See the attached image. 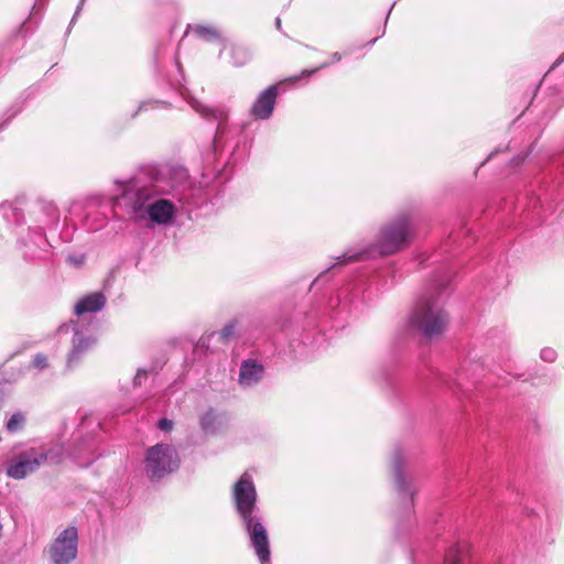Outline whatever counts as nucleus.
Here are the masks:
<instances>
[{
    "label": "nucleus",
    "mask_w": 564,
    "mask_h": 564,
    "mask_svg": "<svg viewBox=\"0 0 564 564\" xmlns=\"http://www.w3.org/2000/svg\"><path fill=\"white\" fill-rule=\"evenodd\" d=\"M112 206L135 223L171 225L178 206L200 208L209 200L205 187L195 184L182 165H143L127 178H116Z\"/></svg>",
    "instance_id": "nucleus-1"
},
{
    "label": "nucleus",
    "mask_w": 564,
    "mask_h": 564,
    "mask_svg": "<svg viewBox=\"0 0 564 564\" xmlns=\"http://www.w3.org/2000/svg\"><path fill=\"white\" fill-rule=\"evenodd\" d=\"M452 279L453 273L448 269L437 272L409 317V327L426 339L442 335L448 324L444 304Z\"/></svg>",
    "instance_id": "nucleus-2"
},
{
    "label": "nucleus",
    "mask_w": 564,
    "mask_h": 564,
    "mask_svg": "<svg viewBox=\"0 0 564 564\" xmlns=\"http://www.w3.org/2000/svg\"><path fill=\"white\" fill-rule=\"evenodd\" d=\"M413 235V215L410 212H402L395 215L382 225L376 243L369 245L365 248L347 249L340 257L337 258L336 263L323 271L321 275L312 282L311 289L326 272L337 268L338 265L352 261L366 260L373 257L375 254L389 256L402 250L410 243Z\"/></svg>",
    "instance_id": "nucleus-3"
},
{
    "label": "nucleus",
    "mask_w": 564,
    "mask_h": 564,
    "mask_svg": "<svg viewBox=\"0 0 564 564\" xmlns=\"http://www.w3.org/2000/svg\"><path fill=\"white\" fill-rule=\"evenodd\" d=\"M63 456L64 447L58 443L24 447L11 456L6 473L9 478L22 480L42 466L59 464Z\"/></svg>",
    "instance_id": "nucleus-4"
},
{
    "label": "nucleus",
    "mask_w": 564,
    "mask_h": 564,
    "mask_svg": "<svg viewBox=\"0 0 564 564\" xmlns=\"http://www.w3.org/2000/svg\"><path fill=\"white\" fill-rule=\"evenodd\" d=\"M181 457L175 446L158 443L144 451L142 474L151 484H160L180 469Z\"/></svg>",
    "instance_id": "nucleus-5"
},
{
    "label": "nucleus",
    "mask_w": 564,
    "mask_h": 564,
    "mask_svg": "<svg viewBox=\"0 0 564 564\" xmlns=\"http://www.w3.org/2000/svg\"><path fill=\"white\" fill-rule=\"evenodd\" d=\"M56 334L59 340H69L70 343L65 362L67 370L79 367L97 343V338L87 328L80 327L78 321L70 319L61 324Z\"/></svg>",
    "instance_id": "nucleus-6"
},
{
    "label": "nucleus",
    "mask_w": 564,
    "mask_h": 564,
    "mask_svg": "<svg viewBox=\"0 0 564 564\" xmlns=\"http://www.w3.org/2000/svg\"><path fill=\"white\" fill-rule=\"evenodd\" d=\"M170 85L182 95L195 112L199 113L206 120L217 123L210 150L215 153L218 148L223 147L224 139L230 131V127L228 124V110L223 106L209 107L203 104L184 88L180 79L170 82Z\"/></svg>",
    "instance_id": "nucleus-7"
},
{
    "label": "nucleus",
    "mask_w": 564,
    "mask_h": 564,
    "mask_svg": "<svg viewBox=\"0 0 564 564\" xmlns=\"http://www.w3.org/2000/svg\"><path fill=\"white\" fill-rule=\"evenodd\" d=\"M78 528L68 525L50 543L47 556L50 564H72L78 555Z\"/></svg>",
    "instance_id": "nucleus-8"
},
{
    "label": "nucleus",
    "mask_w": 564,
    "mask_h": 564,
    "mask_svg": "<svg viewBox=\"0 0 564 564\" xmlns=\"http://www.w3.org/2000/svg\"><path fill=\"white\" fill-rule=\"evenodd\" d=\"M232 501L237 516L260 509L252 476L245 471L232 486Z\"/></svg>",
    "instance_id": "nucleus-9"
},
{
    "label": "nucleus",
    "mask_w": 564,
    "mask_h": 564,
    "mask_svg": "<svg viewBox=\"0 0 564 564\" xmlns=\"http://www.w3.org/2000/svg\"><path fill=\"white\" fill-rule=\"evenodd\" d=\"M18 248L26 261L45 259L50 254L51 243L46 234L28 227L25 232H20Z\"/></svg>",
    "instance_id": "nucleus-10"
},
{
    "label": "nucleus",
    "mask_w": 564,
    "mask_h": 564,
    "mask_svg": "<svg viewBox=\"0 0 564 564\" xmlns=\"http://www.w3.org/2000/svg\"><path fill=\"white\" fill-rule=\"evenodd\" d=\"M404 456L401 448H395L391 457V466L393 471L394 488L399 497L404 501L406 511L413 507L414 490L412 486L406 481L404 475Z\"/></svg>",
    "instance_id": "nucleus-11"
},
{
    "label": "nucleus",
    "mask_w": 564,
    "mask_h": 564,
    "mask_svg": "<svg viewBox=\"0 0 564 564\" xmlns=\"http://www.w3.org/2000/svg\"><path fill=\"white\" fill-rule=\"evenodd\" d=\"M360 291L351 289L349 285L338 290L336 296L328 300V310L335 319H344L355 308H357Z\"/></svg>",
    "instance_id": "nucleus-12"
},
{
    "label": "nucleus",
    "mask_w": 564,
    "mask_h": 564,
    "mask_svg": "<svg viewBox=\"0 0 564 564\" xmlns=\"http://www.w3.org/2000/svg\"><path fill=\"white\" fill-rule=\"evenodd\" d=\"M279 96V86L276 84L270 85L257 96L256 100L250 107L249 115L257 121L269 120L275 109L276 99Z\"/></svg>",
    "instance_id": "nucleus-13"
},
{
    "label": "nucleus",
    "mask_w": 564,
    "mask_h": 564,
    "mask_svg": "<svg viewBox=\"0 0 564 564\" xmlns=\"http://www.w3.org/2000/svg\"><path fill=\"white\" fill-rule=\"evenodd\" d=\"M32 225L35 230L44 231L56 228L59 223V210L53 203L41 202L34 206L32 212Z\"/></svg>",
    "instance_id": "nucleus-14"
},
{
    "label": "nucleus",
    "mask_w": 564,
    "mask_h": 564,
    "mask_svg": "<svg viewBox=\"0 0 564 564\" xmlns=\"http://www.w3.org/2000/svg\"><path fill=\"white\" fill-rule=\"evenodd\" d=\"M264 366L257 359L248 358L241 361L238 373V384L243 390L252 389L264 378Z\"/></svg>",
    "instance_id": "nucleus-15"
},
{
    "label": "nucleus",
    "mask_w": 564,
    "mask_h": 564,
    "mask_svg": "<svg viewBox=\"0 0 564 564\" xmlns=\"http://www.w3.org/2000/svg\"><path fill=\"white\" fill-rule=\"evenodd\" d=\"M249 546L253 550L260 564H271V547L268 529L246 534Z\"/></svg>",
    "instance_id": "nucleus-16"
},
{
    "label": "nucleus",
    "mask_w": 564,
    "mask_h": 564,
    "mask_svg": "<svg viewBox=\"0 0 564 564\" xmlns=\"http://www.w3.org/2000/svg\"><path fill=\"white\" fill-rule=\"evenodd\" d=\"M479 359L480 357L474 349L468 352V356L464 359L459 370L456 372V386L462 389H466L464 380H474L484 371V362H480Z\"/></svg>",
    "instance_id": "nucleus-17"
},
{
    "label": "nucleus",
    "mask_w": 564,
    "mask_h": 564,
    "mask_svg": "<svg viewBox=\"0 0 564 564\" xmlns=\"http://www.w3.org/2000/svg\"><path fill=\"white\" fill-rule=\"evenodd\" d=\"M228 423L225 412H218L210 408L199 416V427L205 435H216Z\"/></svg>",
    "instance_id": "nucleus-18"
},
{
    "label": "nucleus",
    "mask_w": 564,
    "mask_h": 564,
    "mask_svg": "<svg viewBox=\"0 0 564 564\" xmlns=\"http://www.w3.org/2000/svg\"><path fill=\"white\" fill-rule=\"evenodd\" d=\"M106 303V295L101 291L91 292L77 301L74 306V313L77 316L86 313H98L105 308Z\"/></svg>",
    "instance_id": "nucleus-19"
},
{
    "label": "nucleus",
    "mask_w": 564,
    "mask_h": 564,
    "mask_svg": "<svg viewBox=\"0 0 564 564\" xmlns=\"http://www.w3.org/2000/svg\"><path fill=\"white\" fill-rule=\"evenodd\" d=\"M471 549L466 541H459L452 545L445 553L444 564H470Z\"/></svg>",
    "instance_id": "nucleus-20"
},
{
    "label": "nucleus",
    "mask_w": 564,
    "mask_h": 564,
    "mask_svg": "<svg viewBox=\"0 0 564 564\" xmlns=\"http://www.w3.org/2000/svg\"><path fill=\"white\" fill-rule=\"evenodd\" d=\"M23 218V212L15 203L6 202L0 205V221L7 224L8 227L20 226Z\"/></svg>",
    "instance_id": "nucleus-21"
},
{
    "label": "nucleus",
    "mask_w": 564,
    "mask_h": 564,
    "mask_svg": "<svg viewBox=\"0 0 564 564\" xmlns=\"http://www.w3.org/2000/svg\"><path fill=\"white\" fill-rule=\"evenodd\" d=\"M238 518L246 534L267 529L264 516L260 509L239 516Z\"/></svg>",
    "instance_id": "nucleus-22"
},
{
    "label": "nucleus",
    "mask_w": 564,
    "mask_h": 564,
    "mask_svg": "<svg viewBox=\"0 0 564 564\" xmlns=\"http://www.w3.org/2000/svg\"><path fill=\"white\" fill-rule=\"evenodd\" d=\"M251 59V51L248 46L239 43L230 45V63L235 67L245 66Z\"/></svg>",
    "instance_id": "nucleus-23"
},
{
    "label": "nucleus",
    "mask_w": 564,
    "mask_h": 564,
    "mask_svg": "<svg viewBox=\"0 0 564 564\" xmlns=\"http://www.w3.org/2000/svg\"><path fill=\"white\" fill-rule=\"evenodd\" d=\"M330 58L332 61L330 62H324L323 64H321L319 66L315 67V68H312V69H303L301 72V74L299 75H294L292 76L289 80L292 82V83H296L299 82L300 79H308L310 77H312L315 73L324 69V68H327L329 67L333 63H337L339 61H341L343 58V54L339 53V52H334L332 55H330Z\"/></svg>",
    "instance_id": "nucleus-24"
},
{
    "label": "nucleus",
    "mask_w": 564,
    "mask_h": 564,
    "mask_svg": "<svg viewBox=\"0 0 564 564\" xmlns=\"http://www.w3.org/2000/svg\"><path fill=\"white\" fill-rule=\"evenodd\" d=\"M191 31L198 39H202L206 42L223 41L220 32L213 26L196 24L191 28Z\"/></svg>",
    "instance_id": "nucleus-25"
},
{
    "label": "nucleus",
    "mask_w": 564,
    "mask_h": 564,
    "mask_svg": "<svg viewBox=\"0 0 564 564\" xmlns=\"http://www.w3.org/2000/svg\"><path fill=\"white\" fill-rule=\"evenodd\" d=\"M25 422V414L21 411H17L6 421L4 426L8 433L14 434L24 429Z\"/></svg>",
    "instance_id": "nucleus-26"
},
{
    "label": "nucleus",
    "mask_w": 564,
    "mask_h": 564,
    "mask_svg": "<svg viewBox=\"0 0 564 564\" xmlns=\"http://www.w3.org/2000/svg\"><path fill=\"white\" fill-rule=\"evenodd\" d=\"M23 109V101L15 100L2 115V121L0 122V132L6 130L11 120L15 118Z\"/></svg>",
    "instance_id": "nucleus-27"
},
{
    "label": "nucleus",
    "mask_w": 564,
    "mask_h": 564,
    "mask_svg": "<svg viewBox=\"0 0 564 564\" xmlns=\"http://www.w3.org/2000/svg\"><path fill=\"white\" fill-rule=\"evenodd\" d=\"M170 107H171V104L167 101H164V100H159V99L144 100V101L140 102L138 109L132 115V117H135L138 113L148 111L150 109H159V108L167 109Z\"/></svg>",
    "instance_id": "nucleus-28"
},
{
    "label": "nucleus",
    "mask_w": 564,
    "mask_h": 564,
    "mask_svg": "<svg viewBox=\"0 0 564 564\" xmlns=\"http://www.w3.org/2000/svg\"><path fill=\"white\" fill-rule=\"evenodd\" d=\"M236 328H237V322L230 321L228 322L219 332L213 334L214 336L217 335L218 339L221 343H228L236 336Z\"/></svg>",
    "instance_id": "nucleus-29"
},
{
    "label": "nucleus",
    "mask_w": 564,
    "mask_h": 564,
    "mask_svg": "<svg viewBox=\"0 0 564 564\" xmlns=\"http://www.w3.org/2000/svg\"><path fill=\"white\" fill-rule=\"evenodd\" d=\"M159 368L160 367L155 366V365H153V366H151L149 368H145V367L144 368H139L137 370V373H135L134 378H133V386L134 387H140L142 384V381L145 380L149 375L158 373Z\"/></svg>",
    "instance_id": "nucleus-30"
},
{
    "label": "nucleus",
    "mask_w": 564,
    "mask_h": 564,
    "mask_svg": "<svg viewBox=\"0 0 564 564\" xmlns=\"http://www.w3.org/2000/svg\"><path fill=\"white\" fill-rule=\"evenodd\" d=\"M32 366L40 371L48 368L47 356L44 354H36L32 360Z\"/></svg>",
    "instance_id": "nucleus-31"
},
{
    "label": "nucleus",
    "mask_w": 564,
    "mask_h": 564,
    "mask_svg": "<svg viewBox=\"0 0 564 564\" xmlns=\"http://www.w3.org/2000/svg\"><path fill=\"white\" fill-rule=\"evenodd\" d=\"M540 358L545 362H554L557 358V352L551 347H544L540 351Z\"/></svg>",
    "instance_id": "nucleus-32"
},
{
    "label": "nucleus",
    "mask_w": 564,
    "mask_h": 564,
    "mask_svg": "<svg viewBox=\"0 0 564 564\" xmlns=\"http://www.w3.org/2000/svg\"><path fill=\"white\" fill-rule=\"evenodd\" d=\"M91 449H93V446L91 445H87V447H85V451H87L89 453V456L87 458H85L84 460H80V455L77 454L76 452L73 453V456L76 460L79 462L80 465H84V466H88L93 463L94 460V457L91 456Z\"/></svg>",
    "instance_id": "nucleus-33"
},
{
    "label": "nucleus",
    "mask_w": 564,
    "mask_h": 564,
    "mask_svg": "<svg viewBox=\"0 0 564 564\" xmlns=\"http://www.w3.org/2000/svg\"><path fill=\"white\" fill-rule=\"evenodd\" d=\"M158 427L161 431L170 432L172 430V427H173V421L170 420V419H166V417H162L158 422Z\"/></svg>",
    "instance_id": "nucleus-34"
},
{
    "label": "nucleus",
    "mask_w": 564,
    "mask_h": 564,
    "mask_svg": "<svg viewBox=\"0 0 564 564\" xmlns=\"http://www.w3.org/2000/svg\"><path fill=\"white\" fill-rule=\"evenodd\" d=\"M85 1L86 0H79L78 4L76 7L75 13L70 20L69 25H68L67 33L70 31V28L73 26V24L76 22L77 18L79 17V14L84 8Z\"/></svg>",
    "instance_id": "nucleus-35"
},
{
    "label": "nucleus",
    "mask_w": 564,
    "mask_h": 564,
    "mask_svg": "<svg viewBox=\"0 0 564 564\" xmlns=\"http://www.w3.org/2000/svg\"><path fill=\"white\" fill-rule=\"evenodd\" d=\"M104 225H105V219H104V218H101V219L98 221V224H96V225H88V224H87V229H88L89 231H97V230H99L100 228H102V227H104Z\"/></svg>",
    "instance_id": "nucleus-36"
},
{
    "label": "nucleus",
    "mask_w": 564,
    "mask_h": 564,
    "mask_svg": "<svg viewBox=\"0 0 564 564\" xmlns=\"http://www.w3.org/2000/svg\"><path fill=\"white\" fill-rule=\"evenodd\" d=\"M552 76H553V68H551V69L545 74L544 78H543V79H542V82H541V86H543V85H547V84L551 82Z\"/></svg>",
    "instance_id": "nucleus-37"
},
{
    "label": "nucleus",
    "mask_w": 564,
    "mask_h": 564,
    "mask_svg": "<svg viewBox=\"0 0 564 564\" xmlns=\"http://www.w3.org/2000/svg\"><path fill=\"white\" fill-rule=\"evenodd\" d=\"M394 4H395V2H393V3H392V6L390 7V9H389V11H388V13H387V15H386L384 26H383V30H382L381 35H383V34L386 33L387 22H388V20H389V17H390V14H391V11H392V9H393Z\"/></svg>",
    "instance_id": "nucleus-38"
},
{
    "label": "nucleus",
    "mask_w": 564,
    "mask_h": 564,
    "mask_svg": "<svg viewBox=\"0 0 564 564\" xmlns=\"http://www.w3.org/2000/svg\"><path fill=\"white\" fill-rule=\"evenodd\" d=\"M68 260H69V261H72V262H74V263H77V264L83 262V260H82V259H80V260H78V259H75L74 257H69V258H68Z\"/></svg>",
    "instance_id": "nucleus-39"
},
{
    "label": "nucleus",
    "mask_w": 564,
    "mask_h": 564,
    "mask_svg": "<svg viewBox=\"0 0 564 564\" xmlns=\"http://www.w3.org/2000/svg\"><path fill=\"white\" fill-rule=\"evenodd\" d=\"M275 26L278 30H281V19L280 18L275 19Z\"/></svg>",
    "instance_id": "nucleus-40"
},
{
    "label": "nucleus",
    "mask_w": 564,
    "mask_h": 564,
    "mask_svg": "<svg viewBox=\"0 0 564 564\" xmlns=\"http://www.w3.org/2000/svg\"><path fill=\"white\" fill-rule=\"evenodd\" d=\"M221 44H223V47H221V51H219V54H223V51L226 48V43H225V40L223 39V41H220Z\"/></svg>",
    "instance_id": "nucleus-41"
},
{
    "label": "nucleus",
    "mask_w": 564,
    "mask_h": 564,
    "mask_svg": "<svg viewBox=\"0 0 564 564\" xmlns=\"http://www.w3.org/2000/svg\"><path fill=\"white\" fill-rule=\"evenodd\" d=\"M175 66H176V68H177V72L180 73V76L183 78V74H182V72H181L180 65L176 63V65H175Z\"/></svg>",
    "instance_id": "nucleus-42"
},
{
    "label": "nucleus",
    "mask_w": 564,
    "mask_h": 564,
    "mask_svg": "<svg viewBox=\"0 0 564 564\" xmlns=\"http://www.w3.org/2000/svg\"><path fill=\"white\" fill-rule=\"evenodd\" d=\"M376 41H377V37H376V39H373V40H371V41H369V42H368V45H373V44L376 43Z\"/></svg>",
    "instance_id": "nucleus-43"
},
{
    "label": "nucleus",
    "mask_w": 564,
    "mask_h": 564,
    "mask_svg": "<svg viewBox=\"0 0 564 564\" xmlns=\"http://www.w3.org/2000/svg\"><path fill=\"white\" fill-rule=\"evenodd\" d=\"M563 61H564V55L561 58L557 59V63H561Z\"/></svg>",
    "instance_id": "nucleus-44"
},
{
    "label": "nucleus",
    "mask_w": 564,
    "mask_h": 564,
    "mask_svg": "<svg viewBox=\"0 0 564 564\" xmlns=\"http://www.w3.org/2000/svg\"><path fill=\"white\" fill-rule=\"evenodd\" d=\"M555 90H556V94H560V93L562 91V90H561V89H558V88H555Z\"/></svg>",
    "instance_id": "nucleus-45"
},
{
    "label": "nucleus",
    "mask_w": 564,
    "mask_h": 564,
    "mask_svg": "<svg viewBox=\"0 0 564 564\" xmlns=\"http://www.w3.org/2000/svg\"><path fill=\"white\" fill-rule=\"evenodd\" d=\"M557 64H558L557 62H556V63H554L552 68L554 69V67H556V66H557Z\"/></svg>",
    "instance_id": "nucleus-46"
},
{
    "label": "nucleus",
    "mask_w": 564,
    "mask_h": 564,
    "mask_svg": "<svg viewBox=\"0 0 564 564\" xmlns=\"http://www.w3.org/2000/svg\"><path fill=\"white\" fill-rule=\"evenodd\" d=\"M557 64H558L557 62H556V63H554L552 68L554 69V67H556V66H557Z\"/></svg>",
    "instance_id": "nucleus-47"
}]
</instances>
